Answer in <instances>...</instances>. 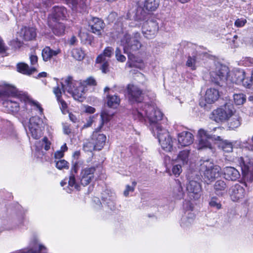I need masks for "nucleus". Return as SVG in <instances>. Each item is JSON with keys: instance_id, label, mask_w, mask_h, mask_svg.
<instances>
[{"instance_id": "nucleus-1", "label": "nucleus", "mask_w": 253, "mask_h": 253, "mask_svg": "<svg viewBox=\"0 0 253 253\" xmlns=\"http://www.w3.org/2000/svg\"><path fill=\"white\" fill-rule=\"evenodd\" d=\"M132 115L134 120L149 124L150 129L154 135H156L162 148L166 152L173 150V140L167 129L159 124L163 117V114L154 106L142 103L137 104L133 109Z\"/></svg>"}, {"instance_id": "nucleus-2", "label": "nucleus", "mask_w": 253, "mask_h": 253, "mask_svg": "<svg viewBox=\"0 0 253 253\" xmlns=\"http://www.w3.org/2000/svg\"><path fill=\"white\" fill-rule=\"evenodd\" d=\"M83 161L78 160L75 162L71 170V173L68 180V186L66 190L67 193H71L73 189L78 191L80 190L81 186L77 183L76 180L75 174L76 173L80 168H82L80 174V180L81 184L84 186L88 185L94 178V173L96 171V167L91 166L90 167H85Z\"/></svg>"}, {"instance_id": "nucleus-3", "label": "nucleus", "mask_w": 253, "mask_h": 253, "mask_svg": "<svg viewBox=\"0 0 253 253\" xmlns=\"http://www.w3.org/2000/svg\"><path fill=\"white\" fill-rule=\"evenodd\" d=\"M141 35L134 32L132 35L125 33L121 40V44L123 46L124 53L127 54L128 58L132 62L136 61L135 56L131 52L139 50L142 46L140 42Z\"/></svg>"}, {"instance_id": "nucleus-4", "label": "nucleus", "mask_w": 253, "mask_h": 253, "mask_svg": "<svg viewBox=\"0 0 253 253\" xmlns=\"http://www.w3.org/2000/svg\"><path fill=\"white\" fill-rule=\"evenodd\" d=\"M17 95V90L14 87L5 84L1 90H0V96L5 95H11L13 98L8 99L3 102V107L5 108V111L8 113H15L18 111L19 109V104L17 102L19 100L15 97Z\"/></svg>"}, {"instance_id": "nucleus-5", "label": "nucleus", "mask_w": 253, "mask_h": 253, "mask_svg": "<svg viewBox=\"0 0 253 253\" xmlns=\"http://www.w3.org/2000/svg\"><path fill=\"white\" fill-rule=\"evenodd\" d=\"M229 68L219 62H216L211 68L210 72L211 82L219 86L223 85L226 81H228Z\"/></svg>"}, {"instance_id": "nucleus-6", "label": "nucleus", "mask_w": 253, "mask_h": 253, "mask_svg": "<svg viewBox=\"0 0 253 253\" xmlns=\"http://www.w3.org/2000/svg\"><path fill=\"white\" fill-rule=\"evenodd\" d=\"M235 113L232 103L229 101L216 109L213 110L210 115V119L218 123L227 121Z\"/></svg>"}, {"instance_id": "nucleus-7", "label": "nucleus", "mask_w": 253, "mask_h": 253, "mask_svg": "<svg viewBox=\"0 0 253 253\" xmlns=\"http://www.w3.org/2000/svg\"><path fill=\"white\" fill-rule=\"evenodd\" d=\"M200 169L203 173L204 179L208 184L219 176L221 173L220 167L214 165L209 159L201 160Z\"/></svg>"}, {"instance_id": "nucleus-8", "label": "nucleus", "mask_w": 253, "mask_h": 253, "mask_svg": "<svg viewBox=\"0 0 253 253\" xmlns=\"http://www.w3.org/2000/svg\"><path fill=\"white\" fill-rule=\"evenodd\" d=\"M63 91L67 90L72 94L75 99L81 101L84 94V87L80 85V82L74 80L68 76L65 80V84H62Z\"/></svg>"}, {"instance_id": "nucleus-9", "label": "nucleus", "mask_w": 253, "mask_h": 253, "mask_svg": "<svg viewBox=\"0 0 253 253\" xmlns=\"http://www.w3.org/2000/svg\"><path fill=\"white\" fill-rule=\"evenodd\" d=\"M199 143L197 144V148L198 150H203L207 148H211V145L210 142V139L215 140H221V137L219 136L213 135L208 131L204 129H200L198 131Z\"/></svg>"}, {"instance_id": "nucleus-10", "label": "nucleus", "mask_w": 253, "mask_h": 253, "mask_svg": "<svg viewBox=\"0 0 253 253\" xmlns=\"http://www.w3.org/2000/svg\"><path fill=\"white\" fill-rule=\"evenodd\" d=\"M239 163L245 180L252 182L253 181V159H250L248 157H241Z\"/></svg>"}, {"instance_id": "nucleus-11", "label": "nucleus", "mask_w": 253, "mask_h": 253, "mask_svg": "<svg viewBox=\"0 0 253 253\" xmlns=\"http://www.w3.org/2000/svg\"><path fill=\"white\" fill-rule=\"evenodd\" d=\"M42 122V120L38 116L32 117L29 119V130L34 139H38L41 137L42 133L40 126Z\"/></svg>"}, {"instance_id": "nucleus-12", "label": "nucleus", "mask_w": 253, "mask_h": 253, "mask_svg": "<svg viewBox=\"0 0 253 253\" xmlns=\"http://www.w3.org/2000/svg\"><path fill=\"white\" fill-rule=\"evenodd\" d=\"M127 92L128 100L131 103L140 102L143 100L142 91L136 85L128 84Z\"/></svg>"}, {"instance_id": "nucleus-13", "label": "nucleus", "mask_w": 253, "mask_h": 253, "mask_svg": "<svg viewBox=\"0 0 253 253\" xmlns=\"http://www.w3.org/2000/svg\"><path fill=\"white\" fill-rule=\"evenodd\" d=\"M158 29L159 26L157 23L150 20L144 23L142 27V32L145 38L151 39L155 37Z\"/></svg>"}, {"instance_id": "nucleus-14", "label": "nucleus", "mask_w": 253, "mask_h": 253, "mask_svg": "<svg viewBox=\"0 0 253 253\" xmlns=\"http://www.w3.org/2000/svg\"><path fill=\"white\" fill-rule=\"evenodd\" d=\"M246 73L242 69H236L233 72L231 79L229 76L228 80L233 83L242 84L243 86L248 87L250 85L249 79H246Z\"/></svg>"}, {"instance_id": "nucleus-15", "label": "nucleus", "mask_w": 253, "mask_h": 253, "mask_svg": "<svg viewBox=\"0 0 253 253\" xmlns=\"http://www.w3.org/2000/svg\"><path fill=\"white\" fill-rule=\"evenodd\" d=\"M186 189L191 199L196 200L200 198L202 188L199 182L194 180L190 181L187 184Z\"/></svg>"}, {"instance_id": "nucleus-16", "label": "nucleus", "mask_w": 253, "mask_h": 253, "mask_svg": "<svg viewBox=\"0 0 253 253\" xmlns=\"http://www.w3.org/2000/svg\"><path fill=\"white\" fill-rule=\"evenodd\" d=\"M67 10L63 6H55L52 8V12L48 18L52 22H57L66 18Z\"/></svg>"}, {"instance_id": "nucleus-17", "label": "nucleus", "mask_w": 253, "mask_h": 253, "mask_svg": "<svg viewBox=\"0 0 253 253\" xmlns=\"http://www.w3.org/2000/svg\"><path fill=\"white\" fill-rule=\"evenodd\" d=\"M230 195L232 201L236 202L244 198L245 191L243 186L236 183L230 188Z\"/></svg>"}, {"instance_id": "nucleus-18", "label": "nucleus", "mask_w": 253, "mask_h": 253, "mask_svg": "<svg viewBox=\"0 0 253 253\" xmlns=\"http://www.w3.org/2000/svg\"><path fill=\"white\" fill-rule=\"evenodd\" d=\"M222 173L224 178L228 181H236L239 179L241 176L239 171L232 167H226L224 168Z\"/></svg>"}, {"instance_id": "nucleus-19", "label": "nucleus", "mask_w": 253, "mask_h": 253, "mask_svg": "<svg viewBox=\"0 0 253 253\" xmlns=\"http://www.w3.org/2000/svg\"><path fill=\"white\" fill-rule=\"evenodd\" d=\"M104 25L103 21L96 17H93L89 22V26L90 27L91 32L98 36L101 35Z\"/></svg>"}, {"instance_id": "nucleus-20", "label": "nucleus", "mask_w": 253, "mask_h": 253, "mask_svg": "<svg viewBox=\"0 0 253 253\" xmlns=\"http://www.w3.org/2000/svg\"><path fill=\"white\" fill-rule=\"evenodd\" d=\"M61 52V49L59 48H55L53 49L49 46H46L42 49V59L45 62L50 61L60 54Z\"/></svg>"}, {"instance_id": "nucleus-21", "label": "nucleus", "mask_w": 253, "mask_h": 253, "mask_svg": "<svg viewBox=\"0 0 253 253\" xmlns=\"http://www.w3.org/2000/svg\"><path fill=\"white\" fill-rule=\"evenodd\" d=\"M228 186L225 181L219 179L216 181L213 185L214 193L218 196L223 197L227 194Z\"/></svg>"}, {"instance_id": "nucleus-22", "label": "nucleus", "mask_w": 253, "mask_h": 253, "mask_svg": "<svg viewBox=\"0 0 253 253\" xmlns=\"http://www.w3.org/2000/svg\"><path fill=\"white\" fill-rule=\"evenodd\" d=\"M193 135L188 131H183L178 135V141L181 146H187L193 142Z\"/></svg>"}, {"instance_id": "nucleus-23", "label": "nucleus", "mask_w": 253, "mask_h": 253, "mask_svg": "<svg viewBox=\"0 0 253 253\" xmlns=\"http://www.w3.org/2000/svg\"><path fill=\"white\" fill-rule=\"evenodd\" d=\"M91 139L96 146V150H100L105 144L106 137L104 134L95 131L92 135Z\"/></svg>"}, {"instance_id": "nucleus-24", "label": "nucleus", "mask_w": 253, "mask_h": 253, "mask_svg": "<svg viewBox=\"0 0 253 253\" xmlns=\"http://www.w3.org/2000/svg\"><path fill=\"white\" fill-rule=\"evenodd\" d=\"M48 26L50 27L52 32L57 36H61L64 34L65 26L61 22H52L51 20L48 21Z\"/></svg>"}, {"instance_id": "nucleus-25", "label": "nucleus", "mask_w": 253, "mask_h": 253, "mask_svg": "<svg viewBox=\"0 0 253 253\" xmlns=\"http://www.w3.org/2000/svg\"><path fill=\"white\" fill-rule=\"evenodd\" d=\"M219 97V91L215 88H209L207 90L205 99L208 104H211L216 101Z\"/></svg>"}, {"instance_id": "nucleus-26", "label": "nucleus", "mask_w": 253, "mask_h": 253, "mask_svg": "<svg viewBox=\"0 0 253 253\" xmlns=\"http://www.w3.org/2000/svg\"><path fill=\"white\" fill-rule=\"evenodd\" d=\"M20 34L23 39L26 41L32 40L37 36L36 30L34 27H24L22 28Z\"/></svg>"}, {"instance_id": "nucleus-27", "label": "nucleus", "mask_w": 253, "mask_h": 253, "mask_svg": "<svg viewBox=\"0 0 253 253\" xmlns=\"http://www.w3.org/2000/svg\"><path fill=\"white\" fill-rule=\"evenodd\" d=\"M143 8L148 11L156 10L160 4V0H143L141 2Z\"/></svg>"}, {"instance_id": "nucleus-28", "label": "nucleus", "mask_w": 253, "mask_h": 253, "mask_svg": "<svg viewBox=\"0 0 253 253\" xmlns=\"http://www.w3.org/2000/svg\"><path fill=\"white\" fill-rule=\"evenodd\" d=\"M114 53V49L112 47H106L103 53L100 54L96 58L97 63H101L102 61H110V58Z\"/></svg>"}, {"instance_id": "nucleus-29", "label": "nucleus", "mask_w": 253, "mask_h": 253, "mask_svg": "<svg viewBox=\"0 0 253 253\" xmlns=\"http://www.w3.org/2000/svg\"><path fill=\"white\" fill-rule=\"evenodd\" d=\"M189 154L190 150H184L180 151L177 156L175 161L182 166L187 165L189 160Z\"/></svg>"}, {"instance_id": "nucleus-30", "label": "nucleus", "mask_w": 253, "mask_h": 253, "mask_svg": "<svg viewBox=\"0 0 253 253\" xmlns=\"http://www.w3.org/2000/svg\"><path fill=\"white\" fill-rule=\"evenodd\" d=\"M18 72L26 75H30L36 71L35 67H29V65L24 63H19L17 65Z\"/></svg>"}, {"instance_id": "nucleus-31", "label": "nucleus", "mask_w": 253, "mask_h": 253, "mask_svg": "<svg viewBox=\"0 0 253 253\" xmlns=\"http://www.w3.org/2000/svg\"><path fill=\"white\" fill-rule=\"evenodd\" d=\"M24 109L27 114H29L30 110L33 109L39 110V113L42 114L43 112V109L41 107L40 103L35 101H29L24 104Z\"/></svg>"}, {"instance_id": "nucleus-32", "label": "nucleus", "mask_w": 253, "mask_h": 253, "mask_svg": "<svg viewBox=\"0 0 253 253\" xmlns=\"http://www.w3.org/2000/svg\"><path fill=\"white\" fill-rule=\"evenodd\" d=\"M184 191L181 182L179 180L175 181V184L173 188L172 195L178 199H182L184 197Z\"/></svg>"}, {"instance_id": "nucleus-33", "label": "nucleus", "mask_w": 253, "mask_h": 253, "mask_svg": "<svg viewBox=\"0 0 253 253\" xmlns=\"http://www.w3.org/2000/svg\"><path fill=\"white\" fill-rule=\"evenodd\" d=\"M228 126L231 129H235L241 125V118L236 112L233 113L232 117L228 120Z\"/></svg>"}, {"instance_id": "nucleus-34", "label": "nucleus", "mask_w": 253, "mask_h": 253, "mask_svg": "<svg viewBox=\"0 0 253 253\" xmlns=\"http://www.w3.org/2000/svg\"><path fill=\"white\" fill-rule=\"evenodd\" d=\"M120 99L116 94L107 95V104L110 108H116L120 104Z\"/></svg>"}, {"instance_id": "nucleus-35", "label": "nucleus", "mask_w": 253, "mask_h": 253, "mask_svg": "<svg viewBox=\"0 0 253 253\" xmlns=\"http://www.w3.org/2000/svg\"><path fill=\"white\" fill-rule=\"evenodd\" d=\"M115 196L106 197L102 196L103 204L106 205L111 210H114L115 209Z\"/></svg>"}, {"instance_id": "nucleus-36", "label": "nucleus", "mask_w": 253, "mask_h": 253, "mask_svg": "<svg viewBox=\"0 0 253 253\" xmlns=\"http://www.w3.org/2000/svg\"><path fill=\"white\" fill-rule=\"evenodd\" d=\"M53 92L57 98V100L61 104V109H62V110L63 111V110L66 109L67 104L66 102L62 99L61 98L62 92L59 87L57 86L56 87H54L53 88Z\"/></svg>"}, {"instance_id": "nucleus-37", "label": "nucleus", "mask_w": 253, "mask_h": 253, "mask_svg": "<svg viewBox=\"0 0 253 253\" xmlns=\"http://www.w3.org/2000/svg\"><path fill=\"white\" fill-rule=\"evenodd\" d=\"M195 216L191 212H188V216L182 218L181 226L184 227L191 224L194 221Z\"/></svg>"}, {"instance_id": "nucleus-38", "label": "nucleus", "mask_w": 253, "mask_h": 253, "mask_svg": "<svg viewBox=\"0 0 253 253\" xmlns=\"http://www.w3.org/2000/svg\"><path fill=\"white\" fill-rule=\"evenodd\" d=\"M72 56L77 60L81 61L84 57V53L81 48H74L71 51Z\"/></svg>"}, {"instance_id": "nucleus-39", "label": "nucleus", "mask_w": 253, "mask_h": 253, "mask_svg": "<svg viewBox=\"0 0 253 253\" xmlns=\"http://www.w3.org/2000/svg\"><path fill=\"white\" fill-rule=\"evenodd\" d=\"M45 249V247L44 246L36 243L31 249L23 251L21 253H40L41 251Z\"/></svg>"}, {"instance_id": "nucleus-40", "label": "nucleus", "mask_w": 253, "mask_h": 253, "mask_svg": "<svg viewBox=\"0 0 253 253\" xmlns=\"http://www.w3.org/2000/svg\"><path fill=\"white\" fill-rule=\"evenodd\" d=\"M233 99L234 103L237 105H242L246 100V96L243 93L234 94Z\"/></svg>"}, {"instance_id": "nucleus-41", "label": "nucleus", "mask_w": 253, "mask_h": 253, "mask_svg": "<svg viewBox=\"0 0 253 253\" xmlns=\"http://www.w3.org/2000/svg\"><path fill=\"white\" fill-rule=\"evenodd\" d=\"M219 147L222 150L226 153H229L232 151L233 146L231 142L224 140L222 141L219 145Z\"/></svg>"}, {"instance_id": "nucleus-42", "label": "nucleus", "mask_w": 253, "mask_h": 253, "mask_svg": "<svg viewBox=\"0 0 253 253\" xmlns=\"http://www.w3.org/2000/svg\"><path fill=\"white\" fill-rule=\"evenodd\" d=\"M112 115L108 114L106 111H103L101 113V123L99 127L101 129L105 123L108 122L112 118Z\"/></svg>"}, {"instance_id": "nucleus-43", "label": "nucleus", "mask_w": 253, "mask_h": 253, "mask_svg": "<svg viewBox=\"0 0 253 253\" xmlns=\"http://www.w3.org/2000/svg\"><path fill=\"white\" fill-rule=\"evenodd\" d=\"M209 205L211 207L214 208L216 210L221 209L222 205L218 198L216 196L211 197L209 202Z\"/></svg>"}, {"instance_id": "nucleus-44", "label": "nucleus", "mask_w": 253, "mask_h": 253, "mask_svg": "<svg viewBox=\"0 0 253 253\" xmlns=\"http://www.w3.org/2000/svg\"><path fill=\"white\" fill-rule=\"evenodd\" d=\"M56 167L59 169H68L69 163L65 160H55Z\"/></svg>"}, {"instance_id": "nucleus-45", "label": "nucleus", "mask_w": 253, "mask_h": 253, "mask_svg": "<svg viewBox=\"0 0 253 253\" xmlns=\"http://www.w3.org/2000/svg\"><path fill=\"white\" fill-rule=\"evenodd\" d=\"M83 148L84 151L91 152L92 150H96V146L92 139L91 141H87L84 144Z\"/></svg>"}, {"instance_id": "nucleus-46", "label": "nucleus", "mask_w": 253, "mask_h": 253, "mask_svg": "<svg viewBox=\"0 0 253 253\" xmlns=\"http://www.w3.org/2000/svg\"><path fill=\"white\" fill-rule=\"evenodd\" d=\"M80 85L84 87L86 85H96V82L95 80L92 77L87 78L85 80L80 82Z\"/></svg>"}, {"instance_id": "nucleus-47", "label": "nucleus", "mask_w": 253, "mask_h": 253, "mask_svg": "<svg viewBox=\"0 0 253 253\" xmlns=\"http://www.w3.org/2000/svg\"><path fill=\"white\" fill-rule=\"evenodd\" d=\"M196 57L195 55H193L192 56H189L188 57L187 61L186 63V66L191 68L192 70H195L196 69Z\"/></svg>"}, {"instance_id": "nucleus-48", "label": "nucleus", "mask_w": 253, "mask_h": 253, "mask_svg": "<svg viewBox=\"0 0 253 253\" xmlns=\"http://www.w3.org/2000/svg\"><path fill=\"white\" fill-rule=\"evenodd\" d=\"M172 172L175 176H179L182 172V165L178 163V164L173 166Z\"/></svg>"}, {"instance_id": "nucleus-49", "label": "nucleus", "mask_w": 253, "mask_h": 253, "mask_svg": "<svg viewBox=\"0 0 253 253\" xmlns=\"http://www.w3.org/2000/svg\"><path fill=\"white\" fill-rule=\"evenodd\" d=\"M115 56L117 60L120 62H124L126 60V57L121 54V50L119 47H117L116 49Z\"/></svg>"}, {"instance_id": "nucleus-50", "label": "nucleus", "mask_w": 253, "mask_h": 253, "mask_svg": "<svg viewBox=\"0 0 253 253\" xmlns=\"http://www.w3.org/2000/svg\"><path fill=\"white\" fill-rule=\"evenodd\" d=\"M8 49V47L5 45V43L0 36V54L5 53Z\"/></svg>"}, {"instance_id": "nucleus-51", "label": "nucleus", "mask_w": 253, "mask_h": 253, "mask_svg": "<svg viewBox=\"0 0 253 253\" xmlns=\"http://www.w3.org/2000/svg\"><path fill=\"white\" fill-rule=\"evenodd\" d=\"M109 61L108 60L102 61V62L100 63L102 64L100 69L104 73H106L108 71Z\"/></svg>"}, {"instance_id": "nucleus-52", "label": "nucleus", "mask_w": 253, "mask_h": 253, "mask_svg": "<svg viewBox=\"0 0 253 253\" xmlns=\"http://www.w3.org/2000/svg\"><path fill=\"white\" fill-rule=\"evenodd\" d=\"M247 23V20L245 18H238L237 19L234 23V25L237 27H242L244 26Z\"/></svg>"}, {"instance_id": "nucleus-53", "label": "nucleus", "mask_w": 253, "mask_h": 253, "mask_svg": "<svg viewBox=\"0 0 253 253\" xmlns=\"http://www.w3.org/2000/svg\"><path fill=\"white\" fill-rule=\"evenodd\" d=\"M243 64L246 66H250L253 65V58L249 57L243 58Z\"/></svg>"}, {"instance_id": "nucleus-54", "label": "nucleus", "mask_w": 253, "mask_h": 253, "mask_svg": "<svg viewBox=\"0 0 253 253\" xmlns=\"http://www.w3.org/2000/svg\"><path fill=\"white\" fill-rule=\"evenodd\" d=\"M42 145H44V149L47 151L50 149V142L49 141L48 138L46 137H44L42 140Z\"/></svg>"}, {"instance_id": "nucleus-55", "label": "nucleus", "mask_w": 253, "mask_h": 253, "mask_svg": "<svg viewBox=\"0 0 253 253\" xmlns=\"http://www.w3.org/2000/svg\"><path fill=\"white\" fill-rule=\"evenodd\" d=\"M93 116H90L86 120V123L84 124L82 127V129L90 127L93 122Z\"/></svg>"}, {"instance_id": "nucleus-56", "label": "nucleus", "mask_w": 253, "mask_h": 253, "mask_svg": "<svg viewBox=\"0 0 253 253\" xmlns=\"http://www.w3.org/2000/svg\"><path fill=\"white\" fill-rule=\"evenodd\" d=\"M64 155V152L62 150H58L54 153V158L55 160H60Z\"/></svg>"}, {"instance_id": "nucleus-57", "label": "nucleus", "mask_w": 253, "mask_h": 253, "mask_svg": "<svg viewBox=\"0 0 253 253\" xmlns=\"http://www.w3.org/2000/svg\"><path fill=\"white\" fill-rule=\"evenodd\" d=\"M38 58L37 55H31L30 56V60L31 64L32 65H35L37 64Z\"/></svg>"}, {"instance_id": "nucleus-58", "label": "nucleus", "mask_w": 253, "mask_h": 253, "mask_svg": "<svg viewBox=\"0 0 253 253\" xmlns=\"http://www.w3.org/2000/svg\"><path fill=\"white\" fill-rule=\"evenodd\" d=\"M134 187L127 185L126 187V189L124 192V194L126 197H127L129 194V192H133L134 191Z\"/></svg>"}, {"instance_id": "nucleus-59", "label": "nucleus", "mask_w": 253, "mask_h": 253, "mask_svg": "<svg viewBox=\"0 0 253 253\" xmlns=\"http://www.w3.org/2000/svg\"><path fill=\"white\" fill-rule=\"evenodd\" d=\"M63 132L66 134H69L71 132V129L69 126L67 124H64L63 126Z\"/></svg>"}, {"instance_id": "nucleus-60", "label": "nucleus", "mask_w": 253, "mask_h": 253, "mask_svg": "<svg viewBox=\"0 0 253 253\" xmlns=\"http://www.w3.org/2000/svg\"><path fill=\"white\" fill-rule=\"evenodd\" d=\"M77 41V38L75 36H73L69 40V43L71 45H73L75 44Z\"/></svg>"}, {"instance_id": "nucleus-61", "label": "nucleus", "mask_w": 253, "mask_h": 253, "mask_svg": "<svg viewBox=\"0 0 253 253\" xmlns=\"http://www.w3.org/2000/svg\"><path fill=\"white\" fill-rule=\"evenodd\" d=\"M69 119L72 122L75 123L78 121V118L76 117L75 115L72 113H69Z\"/></svg>"}, {"instance_id": "nucleus-62", "label": "nucleus", "mask_w": 253, "mask_h": 253, "mask_svg": "<svg viewBox=\"0 0 253 253\" xmlns=\"http://www.w3.org/2000/svg\"><path fill=\"white\" fill-rule=\"evenodd\" d=\"M110 90H111L112 92H114L115 91L119 90V88L117 85H114L113 87H112V88H110L108 87H105L104 91L105 92H106Z\"/></svg>"}, {"instance_id": "nucleus-63", "label": "nucleus", "mask_w": 253, "mask_h": 253, "mask_svg": "<svg viewBox=\"0 0 253 253\" xmlns=\"http://www.w3.org/2000/svg\"><path fill=\"white\" fill-rule=\"evenodd\" d=\"M95 111V109L91 106H87L85 108V112L90 114L94 113Z\"/></svg>"}, {"instance_id": "nucleus-64", "label": "nucleus", "mask_w": 253, "mask_h": 253, "mask_svg": "<svg viewBox=\"0 0 253 253\" xmlns=\"http://www.w3.org/2000/svg\"><path fill=\"white\" fill-rule=\"evenodd\" d=\"M249 83L250 85L248 86L249 88L253 89V69L252 71V75L250 79H249Z\"/></svg>"}]
</instances>
